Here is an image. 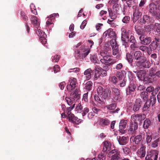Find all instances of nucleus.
Segmentation results:
<instances>
[{"instance_id":"1","label":"nucleus","mask_w":160,"mask_h":160,"mask_svg":"<svg viewBox=\"0 0 160 160\" xmlns=\"http://www.w3.org/2000/svg\"><path fill=\"white\" fill-rule=\"evenodd\" d=\"M90 52V49L86 46H82L79 49L75 51L74 56L77 60H81L85 58Z\"/></svg>"},{"instance_id":"2","label":"nucleus","mask_w":160,"mask_h":160,"mask_svg":"<svg viewBox=\"0 0 160 160\" xmlns=\"http://www.w3.org/2000/svg\"><path fill=\"white\" fill-rule=\"evenodd\" d=\"M100 54L102 57V58L100 60V61L105 65L111 66L116 62V61L112 58L111 56L107 55L106 51H101L100 52Z\"/></svg>"},{"instance_id":"3","label":"nucleus","mask_w":160,"mask_h":160,"mask_svg":"<svg viewBox=\"0 0 160 160\" xmlns=\"http://www.w3.org/2000/svg\"><path fill=\"white\" fill-rule=\"evenodd\" d=\"M74 107V104H73L69 107L67 108L66 110V112L68 115V118L69 121L72 122L74 125H76L77 122L76 121L78 118L75 117L74 115L71 113V111L73 109Z\"/></svg>"},{"instance_id":"4","label":"nucleus","mask_w":160,"mask_h":160,"mask_svg":"<svg viewBox=\"0 0 160 160\" xmlns=\"http://www.w3.org/2000/svg\"><path fill=\"white\" fill-rule=\"evenodd\" d=\"M155 22V20L152 17L147 15H144L142 18H140L138 21V22L141 24H151Z\"/></svg>"},{"instance_id":"5","label":"nucleus","mask_w":160,"mask_h":160,"mask_svg":"<svg viewBox=\"0 0 160 160\" xmlns=\"http://www.w3.org/2000/svg\"><path fill=\"white\" fill-rule=\"evenodd\" d=\"M136 65L138 67L141 68H149L150 66V64L147 59L146 57H144L136 63Z\"/></svg>"},{"instance_id":"6","label":"nucleus","mask_w":160,"mask_h":160,"mask_svg":"<svg viewBox=\"0 0 160 160\" xmlns=\"http://www.w3.org/2000/svg\"><path fill=\"white\" fill-rule=\"evenodd\" d=\"M77 83V80L75 78H70L69 80L68 84L67 87L68 90L69 92H72L73 90H75Z\"/></svg>"},{"instance_id":"7","label":"nucleus","mask_w":160,"mask_h":160,"mask_svg":"<svg viewBox=\"0 0 160 160\" xmlns=\"http://www.w3.org/2000/svg\"><path fill=\"white\" fill-rule=\"evenodd\" d=\"M121 31V40L122 41L123 44L126 45L127 44V41L128 40L129 34L130 31L129 30L127 31L124 28H122Z\"/></svg>"},{"instance_id":"8","label":"nucleus","mask_w":160,"mask_h":160,"mask_svg":"<svg viewBox=\"0 0 160 160\" xmlns=\"http://www.w3.org/2000/svg\"><path fill=\"white\" fill-rule=\"evenodd\" d=\"M146 118L144 114H136L132 115L131 119L133 121V123L138 124V123H141Z\"/></svg>"},{"instance_id":"9","label":"nucleus","mask_w":160,"mask_h":160,"mask_svg":"<svg viewBox=\"0 0 160 160\" xmlns=\"http://www.w3.org/2000/svg\"><path fill=\"white\" fill-rule=\"evenodd\" d=\"M142 105V102L140 98L136 99L134 103L131 107V109L134 112L138 111Z\"/></svg>"},{"instance_id":"10","label":"nucleus","mask_w":160,"mask_h":160,"mask_svg":"<svg viewBox=\"0 0 160 160\" xmlns=\"http://www.w3.org/2000/svg\"><path fill=\"white\" fill-rule=\"evenodd\" d=\"M139 39L142 45H149L151 42L152 39L151 37L148 36H145L144 34L143 35L140 36Z\"/></svg>"},{"instance_id":"11","label":"nucleus","mask_w":160,"mask_h":160,"mask_svg":"<svg viewBox=\"0 0 160 160\" xmlns=\"http://www.w3.org/2000/svg\"><path fill=\"white\" fill-rule=\"evenodd\" d=\"M100 67L99 66H96L92 70V77L94 80H97L99 78L100 76V73L99 72Z\"/></svg>"},{"instance_id":"12","label":"nucleus","mask_w":160,"mask_h":160,"mask_svg":"<svg viewBox=\"0 0 160 160\" xmlns=\"http://www.w3.org/2000/svg\"><path fill=\"white\" fill-rule=\"evenodd\" d=\"M137 88V85L133 83H131L126 88V94L127 95H130L135 91Z\"/></svg>"},{"instance_id":"13","label":"nucleus","mask_w":160,"mask_h":160,"mask_svg":"<svg viewBox=\"0 0 160 160\" xmlns=\"http://www.w3.org/2000/svg\"><path fill=\"white\" fill-rule=\"evenodd\" d=\"M111 90L112 93L114 96V98L117 101L121 98L120 90L118 88L116 87L111 88Z\"/></svg>"},{"instance_id":"14","label":"nucleus","mask_w":160,"mask_h":160,"mask_svg":"<svg viewBox=\"0 0 160 160\" xmlns=\"http://www.w3.org/2000/svg\"><path fill=\"white\" fill-rule=\"evenodd\" d=\"M134 60L135 62L137 63L141 60L145 56L142 54L140 51H136L133 53Z\"/></svg>"},{"instance_id":"15","label":"nucleus","mask_w":160,"mask_h":160,"mask_svg":"<svg viewBox=\"0 0 160 160\" xmlns=\"http://www.w3.org/2000/svg\"><path fill=\"white\" fill-rule=\"evenodd\" d=\"M127 124V121L124 119L122 120L119 124V132L122 133H124L125 132V129L126 128Z\"/></svg>"},{"instance_id":"16","label":"nucleus","mask_w":160,"mask_h":160,"mask_svg":"<svg viewBox=\"0 0 160 160\" xmlns=\"http://www.w3.org/2000/svg\"><path fill=\"white\" fill-rule=\"evenodd\" d=\"M142 139V136L138 135L132 136L130 138V140L135 144H138L141 141Z\"/></svg>"},{"instance_id":"17","label":"nucleus","mask_w":160,"mask_h":160,"mask_svg":"<svg viewBox=\"0 0 160 160\" xmlns=\"http://www.w3.org/2000/svg\"><path fill=\"white\" fill-rule=\"evenodd\" d=\"M32 23L36 28H39L40 24V20L37 17L32 16L31 18Z\"/></svg>"},{"instance_id":"18","label":"nucleus","mask_w":160,"mask_h":160,"mask_svg":"<svg viewBox=\"0 0 160 160\" xmlns=\"http://www.w3.org/2000/svg\"><path fill=\"white\" fill-rule=\"evenodd\" d=\"M138 128V124L133 122L131 123L129 125L128 130L129 133L133 134L136 133V130Z\"/></svg>"},{"instance_id":"19","label":"nucleus","mask_w":160,"mask_h":160,"mask_svg":"<svg viewBox=\"0 0 160 160\" xmlns=\"http://www.w3.org/2000/svg\"><path fill=\"white\" fill-rule=\"evenodd\" d=\"M146 74V71L145 70H141L138 71L137 73L138 79L141 81H145V76Z\"/></svg>"},{"instance_id":"20","label":"nucleus","mask_w":160,"mask_h":160,"mask_svg":"<svg viewBox=\"0 0 160 160\" xmlns=\"http://www.w3.org/2000/svg\"><path fill=\"white\" fill-rule=\"evenodd\" d=\"M119 143L121 145H124L127 143V140L128 139V137L118 136L117 137Z\"/></svg>"},{"instance_id":"21","label":"nucleus","mask_w":160,"mask_h":160,"mask_svg":"<svg viewBox=\"0 0 160 160\" xmlns=\"http://www.w3.org/2000/svg\"><path fill=\"white\" fill-rule=\"evenodd\" d=\"M156 80V78L155 74H149L148 76L145 77V82H146V83H151Z\"/></svg>"},{"instance_id":"22","label":"nucleus","mask_w":160,"mask_h":160,"mask_svg":"<svg viewBox=\"0 0 160 160\" xmlns=\"http://www.w3.org/2000/svg\"><path fill=\"white\" fill-rule=\"evenodd\" d=\"M142 9L140 8H136L133 12V16L139 18L142 15Z\"/></svg>"},{"instance_id":"23","label":"nucleus","mask_w":160,"mask_h":160,"mask_svg":"<svg viewBox=\"0 0 160 160\" xmlns=\"http://www.w3.org/2000/svg\"><path fill=\"white\" fill-rule=\"evenodd\" d=\"M152 160H158V152L157 150H151L148 152Z\"/></svg>"},{"instance_id":"24","label":"nucleus","mask_w":160,"mask_h":160,"mask_svg":"<svg viewBox=\"0 0 160 160\" xmlns=\"http://www.w3.org/2000/svg\"><path fill=\"white\" fill-rule=\"evenodd\" d=\"M102 98L104 99L109 98L111 95V90L108 88H107L106 89H104V91L102 95Z\"/></svg>"},{"instance_id":"25","label":"nucleus","mask_w":160,"mask_h":160,"mask_svg":"<svg viewBox=\"0 0 160 160\" xmlns=\"http://www.w3.org/2000/svg\"><path fill=\"white\" fill-rule=\"evenodd\" d=\"M134 29L136 33L138 35L141 36L145 34V31L141 26L135 25Z\"/></svg>"},{"instance_id":"26","label":"nucleus","mask_w":160,"mask_h":160,"mask_svg":"<svg viewBox=\"0 0 160 160\" xmlns=\"http://www.w3.org/2000/svg\"><path fill=\"white\" fill-rule=\"evenodd\" d=\"M150 44L149 45L148 47L150 49L149 50L151 54L152 53V51L155 50L158 46V43L156 42V41H151Z\"/></svg>"},{"instance_id":"27","label":"nucleus","mask_w":160,"mask_h":160,"mask_svg":"<svg viewBox=\"0 0 160 160\" xmlns=\"http://www.w3.org/2000/svg\"><path fill=\"white\" fill-rule=\"evenodd\" d=\"M149 12L152 15L156 11L155 10L157 9V5L153 3H151L149 5Z\"/></svg>"},{"instance_id":"28","label":"nucleus","mask_w":160,"mask_h":160,"mask_svg":"<svg viewBox=\"0 0 160 160\" xmlns=\"http://www.w3.org/2000/svg\"><path fill=\"white\" fill-rule=\"evenodd\" d=\"M108 36L110 38H112L111 42H116L114 38H115L116 37V34L113 31V29L112 28H109L108 29Z\"/></svg>"},{"instance_id":"29","label":"nucleus","mask_w":160,"mask_h":160,"mask_svg":"<svg viewBox=\"0 0 160 160\" xmlns=\"http://www.w3.org/2000/svg\"><path fill=\"white\" fill-rule=\"evenodd\" d=\"M139 49L140 50H141L142 52H147L148 55L151 54L149 50L148 47L142 45L140 46H139Z\"/></svg>"},{"instance_id":"30","label":"nucleus","mask_w":160,"mask_h":160,"mask_svg":"<svg viewBox=\"0 0 160 160\" xmlns=\"http://www.w3.org/2000/svg\"><path fill=\"white\" fill-rule=\"evenodd\" d=\"M112 53L113 55H116L118 53V47L117 44L115 42H113L112 44Z\"/></svg>"},{"instance_id":"31","label":"nucleus","mask_w":160,"mask_h":160,"mask_svg":"<svg viewBox=\"0 0 160 160\" xmlns=\"http://www.w3.org/2000/svg\"><path fill=\"white\" fill-rule=\"evenodd\" d=\"M150 98L148 99L147 102L150 105L153 106L156 103L157 101L156 97L155 95H152Z\"/></svg>"},{"instance_id":"32","label":"nucleus","mask_w":160,"mask_h":160,"mask_svg":"<svg viewBox=\"0 0 160 160\" xmlns=\"http://www.w3.org/2000/svg\"><path fill=\"white\" fill-rule=\"evenodd\" d=\"M73 91H72L71 94V97L73 100L76 101L78 99L80 98V94H78V92L76 89L73 90Z\"/></svg>"},{"instance_id":"33","label":"nucleus","mask_w":160,"mask_h":160,"mask_svg":"<svg viewBox=\"0 0 160 160\" xmlns=\"http://www.w3.org/2000/svg\"><path fill=\"white\" fill-rule=\"evenodd\" d=\"M92 70L90 68H88L84 72V75L85 76V77L87 80L90 79L92 77Z\"/></svg>"},{"instance_id":"34","label":"nucleus","mask_w":160,"mask_h":160,"mask_svg":"<svg viewBox=\"0 0 160 160\" xmlns=\"http://www.w3.org/2000/svg\"><path fill=\"white\" fill-rule=\"evenodd\" d=\"M112 8L114 12L117 14H118L120 9L121 8V5L118 3L112 5Z\"/></svg>"},{"instance_id":"35","label":"nucleus","mask_w":160,"mask_h":160,"mask_svg":"<svg viewBox=\"0 0 160 160\" xmlns=\"http://www.w3.org/2000/svg\"><path fill=\"white\" fill-rule=\"evenodd\" d=\"M108 65H106L104 67H103L104 69H102L100 67V69H99V72L100 73V74H101L103 77L107 75V71L109 70Z\"/></svg>"},{"instance_id":"36","label":"nucleus","mask_w":160,"mask_h":160,"mask_svg":"<svg viewBox=\"0 0 160 160\" xmlns=\"http://www.w3.org/2000/svg\"><path fill=\"white\" fill-rule=\"evenodd\" d=\"M141 98L144 101H147L148 98V94L146 91L142 92L140 94Z\"/></svg>"},{"instance_id":"37","label":"nucleus","mask_w":160,"mask_h":160,"mask_svg":"<svg viewBox=\"0 0 160 160\" xmlns=\"http://www.w3.org/2000/svg\"><path fill=\"white\" fill-rule=\"evenodd\" d=\"M151 124L150 119L146 118L144 121L143 127L145 129H147L151 126Z\"/></svg>"},{"instance_id":"38","label":"nucleus","mask_w":160,"mask_h":160,"mask_svg":"<svg viewBox=\"0 0 160 160\" xmlns=\"http://www.w3.org/2000/svg\"><path fill=\"white\" fill-rule=\"evenodd\" d=\"M120 154L119 151L116 149H114L112 150L108 154V157H112L114 155H117Z\"/></svg>"},{"instance_id":"39","label":"nucleus","mask_w":160,"mask_h":160,"mask_svg":"<svg viewBox=\"0 0 160 160\" xmlns=\"http://www.w3.org/2000/svg\"><path fill=\"white\" fill-rule=\"evenodd\" d=\"M126 58L129 63H132L133 62V55L132 56L131 53L128 52L126 54Z\"/></svg>"},{"instance_id":"40","label":"nucleus","mask_w":160,"mask_h":160,"mask_svg":"<svg viewBox=\"0 0 160 160\" xmlns=\"http://www.w3.org/2000/svg\"><path fill=\"white\" fill-rule=\"evenodd\" d=\"M92 82L91 81L87 82L85 84V89L86 92H89L91 91L92 89Z\"/></svg>"},{"instance_id":"41","label":"nucleus","mask_w":160,"mask_h":160,"mask_svg":"<svg viewBox=\"0 0 160 160\" xmlns=\"http://www.w3.org/2000/svg\"><path fill=\"white\" fill-rule=\"evenodd\" d=\"M152 133L151 131H148L146 132V141L147 143H150L152 139Z\"/></svg>"},{"instance_id":"42","label":"nucleus","mask_w":160,"mask_h":160,"mask_svg":"<svg viewBox=\"0 0 160 160\" xmlns=\"http://www.w3.org/2000/svg\"><path fill=\"white\" fill-rule=\"evenodd\" d=\"M100 122L102 126L104 127L108 125L110 123V121L106 118H101L100 120Z\"/></svg>"},{"instance_id":"43","label":"nucleus","mask_w":160,"mask_h":160,"mask_svg":"<svg viewBox=\"0 0 160 160\" xmlns=\"http://www.w3.org/2000/svg\"><path fill=\"white\" fill-rule=\"evenodd\" d=\"M109 81L110 83L116 85L118 82V79L115 76H112L109 77Z\"/></svg>"},{"instance_id":"44","label":"nucleus","mask_w":160,"mask_h":160,"mask_svg":"<svg viewBox=\"0 0 160 160\" xmlns=\"http://www.w3.org/2000/svg\"><path fill=\"white\" fill-rule=\"evenodd\" d=\"M65 100L66 101L67 104L69 106L71 105H72L73 104H74L75 105V101L71 97L68 98L66 97L65 98Z\"/></svg>"},{"instance_id":"45","label":"nucleus","mask_w":160,"mask_h":160,"mask_svg":"<svg viewBox=\"0 0 160 160\" xmlns=\"http://www.w3.org/2000/svg\"><path fill=\"white\" fill-rule=\"evenodd\" d=\"M139 152L141 154L140 156L141 158H142L145 157L146 154V147L142 146L139 149Z\"/></svg>"},{"instance_id":"46","label":"nucleus","mask_w":160,"mask_h":160,"mask_svg":"<svg viewBox=\"0 0 160 160\" xmlns=\"http://www.w3.org/2000/svg\"><path fill=\"white\" fill-rule=\"evenodd\" d=\"M108 11L109 13V16L111 17V19H113L116 18V15L114 13L111 8H108Z\"/></svg>"},{"instance_id":"47","label":"nucleus","mask_w":160,"mask_h":160,"mask_svg":"<svg viewBox=\"0 0 160 160\" xmlns=\"http://www.w3.org/2000/svg\"><path fill=\"white\" fill-rule=\"evenodd\" d=\"M75 111L77 113H80L82 112L83 108L80 103H79L77 105L75 108Z\"/></svg>"},{"instance_id":"48","label":"nucleus","mask_w":160,"mask_h":160,"mask_svg":"<svg viewBox=\"0 0 160 160\" xmlns=\"http://www.w3.org/2000/svg\"><path fill=\"white\" fill-rule=\"evenodd\" d=\"M160 142V139L159 138L152 142L151 145V147L152 148H156L158 146V144Z\"/></svg>"},{"instance_id":"49","label":"nucleus","mask_w":160,"mask_h":160,"mask_svg":"<svg viewBox=\"0 0 160 160\" xmlns=\"http://www.w3.org/2000/svg\"><path fill=\"white\" fill-rule=\"evenodd\" d=\"M47 37V36L46 34H44L43 36L39 37V40L40 41L41 43L43 45H45L47 43V40L46 39Z\"/></svg>"},{"instance_id":"50","label":"nucleus","mask_w":160,"mask_h":160,"mask_svg":"<svg viewBox=\"0 0 160 160\" xmlns=\"http://www.w3.org/2000/svg\"><path fill=\"white\" fill-rule=\"evenodd\" d=\"M91 60L92 62L95 64H98L99 62V61L97 58L96 55L91 56Z\"/></svg>"},{"instance_id":"51","label":"nucleus","mask_w":160,"mask_h":160,"mask_svg":"<svg viewBox=\"0 0 160 160\" xmlns=\"http://www.w3.org/2000/svg\"><path fill=\"white\" fill-rule=\"evenodd\" d=\"M150 106L151 105L147 102L146 101L142 108L143 112L147 111H149Z\"/></svg>"},{"instance_id":"52","label":"nucleus","mask_w":160,"mask_h":160,"mask_svg":"<svg viewBox=\"0 0 160 160\" xmlns=\"http://www.w3.org/2000/svg\"><path fill=\"white\" fill-rule=\"evenodd\" d=\"M117 107V104L114 103L110 105H107L106 107L109 110H113Z\"/></svg>"},{"instance_id":"53","label":"nucleus","mask_w":160,"mask_h":160,"mask_svg":"<svg viewBox=\"0 0 160 160\" xmlns=\"http://www.w3.org/2000/svg\"><path fill=\"white\" fill-rule=\"evenodd\" d=\"M155 19L159 20H160V12L156 11L152 15Z\"/></svg>"},{"instance_id":"54","label":"nucleus","mask_w":160,"mask_h":160,"mask_svg":"<svg viewBox=\"0 0 160 160\" xmlns=\"http://www.w3.org/2000/svg\"><path fill=\"white\" fill-rule=\"evenodd\" d=\"M97 91L99 95H102L103 93L104 89L102 86H98L97 88Z\"/></svg>"},{"instance_id":"55","label":"nucleus","mask_w":160,"mask_h":160,"mask_svg":"<svg viewBox=\"0 0 160 160\" xmlns=\"http://www.w3.org/2000/svg\"><path fill=\"white\" fill-rule=\"evenodd\" d=\"M37 28V30L36 31V33L38 35L39 37H41L43 36L44 34H46L45 33L43 32L42 30H41L40 29H38Z\"/></svg>"},{"instance_id":"56","label":"nucleus","mask_w":160,"mask_h":160,"mask_svg":"<svg viewBox=\"0 0 160 160\" xmlns=\"http://www.w3.org/2000/svg\"><path fill=\"white\" fill-rule=\"evenodd\" d=\"M130 20V18L129 16H125L122 18V21L125 24H128Z\"/></svg>"},{"instance_id":"57","label":"nucleus","mask_w":160,"mask_h":160,"mask_svg":"<svg viewBox=\"0 0 160 160\" xmlns=\"http://www.w3.org/2000/svg\"><path fill=\"white\" fill-rule=\"evenodd\" d=\"M49 18L46 22V25L48 27H49L50 25L53 23V22L55 18H50V17H48Z\"/></svg>"},{"instance_id":"58","label":"nucleus","mask_w":160,"mask_h":160,"mask_svg":"<svg viewBox=\"0 0 160 160\" xmlns=\"http://www.w3.org/2000/svg\"><path fill=\"white\" fill-rule=\"evenodd\" d=\"M122 1H126V3L128 7L131 8L132 6L133 2H134L133 0H122Z\"/></svg>"},{"instance_id":"59","label":"nucleus","mask_w":160,"mask_h":160,"mask_svg":"<svg viewBox=\"0 0 160 160\" xmlns=\"http://www.w3.org/2000/svg\"><path fill=\"white\" fill-rule=\"evenodd\" d=\"M110 160H122L120 154L111 157Z\"/></svg>"},{"instance_id":"60","label":"nucleus","mask_w":160,"mask_h":160,"mask_svg":"<svg viewBox=\"0 0 160 160\" xmlns=\"http://www.w3.org/2000/svg\"><path fill=\"white\" fill-rule=\"evenodd\" d=\"M127 80L124 78L122 80L119 81V85L121 87H124L126 83Z\"/></svg>"},{"instance_id":"61","label":"nucleus","mask_w":160,"mask_h":160,"mask_svg":"<svg viewBox=\"0 0 160 160\" xmlns=\"http://www.w3.org/2000/svg\"><path fill=\"white\" fill-rule=\"evenodd\" d=\"M31 12L34 14H37V12L35 6L33 4H31L30 5Z\"/></svg>"},{"instance_id":"62","label":"nucleus","mask_w":160,"mask_h":160,"mask_svg":"<svg viewBox=\"0 0 160 160\" xmlns=\"http://www.w3.org/2000/svg\"><path fill=\"white\" fill-rule=\"evenodd\" d=\"M127 41V43L129 41L131 43H134V42H136V41L135 38V37L133 35H131L130 36V38H129V36H128V40Z\"/></svg>"},{"instance_id":"63","label":"nucleus","mask_w":160,"mask_h":160,"mask_svg":"<svg viewBox=\"0 0 160 160\" xmlns=\"http://www.w3.org/2000/svg\"><path fill=\"white\" fill-rule=\"evenodd\" d=\"M130 46V48L132 50H134L135 48H139V46L137 45L136 42L132 43Z\"/></svg>"},{"instance_id":"64","label":"nucleus","mask_w":160,"mask_h":160,"mask_svg":"<svg viewBox=\"0 0 160 160\" xmlns=\"http://www.w3.org/2000/svg\"><path fill=\"white\" fill-rule=\"evenodd\" d=\"M154 26L156 28L157 32L159 33L160 35V23H156L154 24Z\"/></svg>"}]
</instances>
